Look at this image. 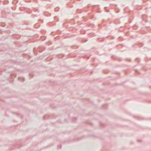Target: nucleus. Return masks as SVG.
I'll return each mask as SVG.
<instances>
[{
  "mask_svg": "<svg viewBox=\"0 0 151 151\" xmlns=\"http://www.w3.org/2000/svg\"><path fill=\"white\" fill-rule=\"evenodd\" d=\"M61 145H58L57 146V148L58 149H60L61 148Z\"/></svg>",
  "mask_w": 151,
  "mask_h": 151,
  "instance_id": "obj_1",
  "label": "nucleus"
},
{
  "mask_svg": "<svg viewBox=\"0 0 151 151\" xmlns=\"http://www.w3.org/2000/svg\"><path fill=\"white\" fill-rule=\"evenodd\" d=\"M137 141L138 142H141V140H137Z\"/></svg>",
  "mask_w": 151,
  "mask_h": 151,
  "instance_id": "obj_2",
  "label": "nucleus"
}]
</instances>
